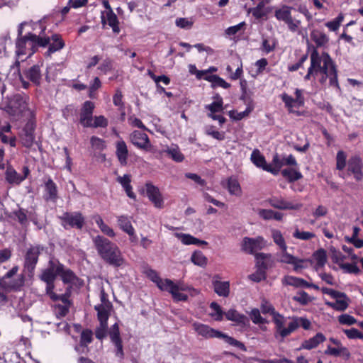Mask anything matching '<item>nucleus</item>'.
I'll use <instances>...</instances> for the list:
<instances>
[{
  "mask_svg": "<svg viewBox=\"0 0 363 363\" xmlns=\"http://www.w3.org/2000/svg\"><path fill=\"white\" fill-rule=\"evenodd\" d=\"M281 284L284 286H291L295 288H304V285H306V281L301 278L286 275L281 279Z\"/></svg>",
  "mask_w": 363,
  "mask_h": 363,
  "instance_id": "obj_31",
  "label": "nucleus"
},
{
  "mask_svg": "<svg viewBox=\"0 0 363 363\" xmlns=\"http://www.w3.org/2000/svg\"><path fill=\"white\" fill-rule=\"evenodd\" d=\"M293 237L301 240H309L314 238L315 235L313 233L308 231H300L298 228H296L293 233Z\"/></svg>",
  "mask_w": 363,
  "mask_h": 363,
  "instance_id": "obj_51",
  "label": "nucleus"
},
{
  "mask_svg": "<svg viewBox=\"0 0 363 363\" xmlns=\"http://www.w3.org/2000/svg\"><path fill=\"white\" fill-rule=\"evenodd\" d=\"M175 236L179 238L181 242L184 245H206L207 242L200 240L189 234L184 233H175Z\"/></svg>",
  "mask_w": 363,
  "mask_h": 363,
  "instance_id": "obj_37",
  "label": "nucleus"
},
{
  "mask_svg": "<svg viewBox=\"0 0 363 363\" xmlns=\"http://www.w3.org/2000/svg\"><path fill=\"white\" fill-rule=\"evenodd\" d=\"M273 317V321L275 324V333L274 337L279 342H283L284 338L290 335L293 332L296 330L297 323L295 322L293 323V318L289 323L288 326L284 327L286 323V318L280 314L279 313H274Z\"/></svg>",
  "mask_w": 363,
  "mask_h": 363,
  "instance_id": "obj_10",
  "label": "nucleus"
},
{
  "mask_svg": "<svg viewBox=\"0 0 363 363\" xmlns=\"http://www.w3.org/2000/svg\"><path fill=\"white\" fill-rule=\"evenodd\" d=\"M311 37L318 48L324 47L329 42L327 35L319 30H313L311 33Z\"/></svg>",
  "mask_w": 363,
  "mask_h": 363,
  "instance_id": "obj_33",
  "label": "nucleus"
},
{
  "mask_svg": "<svg viewBox=\"0 0 363 363\" xmlns=\"http://www.w3.org/2000/svg\"><path fill=\"white\" fill-rule=\"evenodd\" d=\"M206 134L213 137L218 140H223L225 138V133L215 130L213 126H208L206 128Z\"/></svg>",
  "mask_w": 363,
  "mask_h": 363,
  "instance_id": "obj_62",
  "label": "nucleus"
},
{
  "mask_svg": "<svg viewBox=\"0 0 363 363\" xmlns=\"http://www.w3.org/2000/svg\"><path fill=\"white\" fill-rule=\"evenodd\" d=\"M98 254L106 263L114 267H121L124 259L118 247L107 238L97 235L93 240Z\"/></svg>",
  "mask_w": 363,
  "mask_h": 363,
  "instance_id": "obj_3",
  "label": "nucleus"
},
{
  "mask_svg": "<svg viewBox=\"0 0 363 363\" xmlns=\"http://www.w3.org/2000/svg\"><path fill=\"white\" fill-rule=\"evenodd\" d=\"M93 333L91 330H84L81 333L80 343L83 346H86L92 342Z\"/></svg>",
  "mask_w": 363,
  "mask_h": 363,
  "instance_id": "obj_61",
  "label": "nucleus"
},
{
  "mask_svg": "<svg viewBox=\"0 0 363 363\" xmlns=\"http://www.w3.org/2000/svg\"><path fill=\"white\" fill-rule=\"evenodd\" d=\"M271 235L274 242L279 247L281 251L287 250V245L281 232L277 229L271 230Z\"/></svg>",
  "mask_w": 363,
  "mask_h": 363,
  "instance_id": "obj_38",
  "label": "nucleus"
},
{
  "mask_svg": "<svg viewBox=\"0 0 363 363\" xmlns=\"http://www.w3.org/2000/svg\"><path fill=\"white\" fill-rule=\"evenodd\" d=\"M59 218L65 228L71 227L82 229L84 225V218L80 212H65Z\"/></svg>",
  "mask_w": 363,
  "mask_h": 363,
  "instance_id": "obj_14",
  "label": "nucleus"
},
{
  "mask_svg": "<svg viewBox=\"0 0 363 363\" xmlns=\"http://www.w3.org/2000/svg\"><path fill=\"white\" fill-rule=\"evenodd\" d=\"M362 160L358 155L352 156L348 161V171L350 172L357 181H361L363 178Z\"/></svg>",
  "mask_w": 363,
  "mask_h": 363,
  "instance_id": "obj_19",
  "label": "nucleus"
},
{
  "mask_svg": "<svg viewBox=\"0 0 363 363\" xmlns=\"http://www.w3.org/2000/svg\"><path fill=\"white\" fill-rule=\"evenodd\" d=\"M58 275L61 277L62 281L65 284H73L77 279L74 273L69 269H65L62 264V270L59 272Z\"/></svg>",
  "mask_w": 363,
  "mask_h": 363,
  "instance_id": "obj_44",
  "label": "nucleus"
},
{
  "mask_svg": "<svg viewBox=\"0 0 363 363\" xmlns=\"http://www.w3.org/2000/svg\"><path fill=\"white\" fill-rule=\"evenodd\" d=\"M267 202L271 206L280 210H298L303 206L301 203L288 201L282 196H278L270 197Z\"/></svg>",
  "mask_w": 363,
  "mask_h": 363,
  "instance_id": "obj_15",
  "label": "nucleus"
},
{
  "mask_svg": "<svg viewBox=\"0 0 363 363\" xmlns=\"http://www.w3.org/2000/svg\"><path fill=\"white\" fill-rule=\"evenodd\" d=\"M343 19L344 16L340 13L333 20L325 23V26L331 31H336L339 29Z\"/></svg>",
  "mask_w": 363,
  "mask_h": 363,
  "instance_id": "obj_50",
  "label": "nucleus"
},
{
  "mask_svg": "<svg viewBox=\"0 0 363 363\" xmlns=\"http://www.w3.org/2000/svg\"><path fill=\"white\" fill-rule=\"evenodd\" d=\"M101 23L104 26L108 24L115 33H119L120 28L118 26V20L117 16L114 13L113 10L109 11H104L101 13Z\"/></svg>",
  "mask_w": 363,
  "mask_h": 363,
  "instance_id": "obj_21",
  "label": "nucleus"
},
{
  "mask_svg": "<svg viewBox=\"0 0 363 363\" xmlns=\"http://www.w3.org/2000/svg\"><path fill=\"white\" fill-rule=\"evenodd\" d=\"M191 327L197 335L201 336L206 339L214 337L222 338L226 343L229 344L230 345L236 347L240 349L242 351H247V347L242 342L235 340L233 337L223 333L220 331L211 328L207 325L199 322H195L191 325Z\"/></svg>",
  "mask_w": 363,
  "mask_h": 363,
  "instance_id": "obj_6",
  "label": "nucleus"
},
{
  "mask_svg": "<svg viewBox=\"0 0 363 363\" xmlns=\"http://www.w3.org/2000/svg\"><path fill=\"white\" fill-rule=\"evenodd\" d=\"M94 308L97 311V318L99 323H108L113 306L108 304L96 305Z\"/></svg>",
  "mask_w": 363,
  "mask_h": 363,
  "instance_id": "obj_29",
  "label": "nucleus"
},
{
  "mask_svg": "<svg viewBox=\"0 0 363 363\" xmlns=\"http://www.w3.org/2000/svg\"><path fill=\"white\" fill-rule=\"evenodd\" d=\"M269 1L270 0H262L257 3L256 6L249 9L248 12L252 13V16L257 19H259L267 14L264 7Z\"/></svg>",
  "mask_w": 363,
  "mask_h": 363,
  "instance_id": "obj_35",
  "label": "nucleus"
},
{
  "mask_svg": "<svg viewBox=\"0 0 363 363\" xmlns=\"http://www.w3.org/2000/svg\"><path fill=\"white\" fill-rule=\"evenodd\" d=\"M21 139L22 144L26 147H30L33 145L35 136L34 127L32 123H28L23 128L21 134Z\"/></svg>",
  "mask_w": 363,
  "mask_h": 363,
  "instance_id": "obj_22",
  "label": "nucleus"
},
{
  "mask_svg": "<svg viewBox=\"0 0 363 363\" xmlns=\"http://www.w3.org/2000/svg\"><path fill=\"white\" fill-rule=\"evenodd\" d=\"M62 270V264L56 259L52 258L48 262L46 269L42 270L39 279L46 284L45 294L54 296V282Z\"/></svg>",
  "mask_w": 363,
  "mask_h": 363,
  "instance_id": "obj_7",
  "label": "nucleus"
},
{
  "mask_svg": "<svg viewBox=\"0 0 363 363\" xmlns=\"http://www.w3.org/2000/svg\"><path fill=\"white\" fill-rule=\"evenodd\" d=\"M251 162L259 168L264 169L267 165L266 160L258 149H255L250 156Z\"/></svg>",
  "mask_w": 363,
  "mask_h": 363,
  "instance_id": "obj_41",
  "label": "nucleus"
},
{
  "mask_svg": "<svg viewBox=\"0 0 363 363\" xmlns=\"http://www.w3.org/2000/svg\"><path fill=\"white\" fill-rule=\"evenodd\" d=\"M108 125V121L104 116H95L93 118V121H91V125H88V127L98 128L102 127L105 128Z\"/></svg>",
  "mask_w": 363,
  "mask_h": 363,
  "instance_id": "obj_57",
  "label": "nucleus"
},
{
  "mask_svg": "<svg viewBox=\"0 0 363 363\" xmlns=\"http://www.w3.org/2000/svg\"><path fill=\"white\" fill-rule=\"evenodd\" d=\"M71 295V287L66 289L63 294L54 293V296L48 295V296L55 303L54 304V311L57 318H62L69 313V308L72 306V301L69 300Z\"/></svg>",
  "mask_w": 363,
  "mask_h": 363,
  "instance_id": "obj_9",
  "label": "nucleus"
},
{
  "mask_svg": "<svg viewBox=\"0 0 363 363\" xmlns=\"http://www.w3.org/2000/svg\"><path fill=\"white\" fill-rule=\"evenodd\" d=\"M175 24L180 28L190 29L193 26L194 22L187 18H178L175 21Z\"/></svg>",
  "mask_w": 363,
  "mask_h": 363,
  "instance_id": "obj_63",
  "label": "nucleus"
},
{
  "mask_svg": "<svg viewBox=\"0 0 363 363\" xmlns=\"http://www.w3.org/2000/svg\"><path fill=\"white\" fill-rule=\"evenodd\" d=\"M5 179L10 184H19L25 179V177H22L12 167L9 166L5 172Z\"/></svg>",
  "mask_w": 363,
  "mask_h": 363,
  "instance_id": "obj_28",
  "label": "nucleus"
},
{
  "mask_svg": "<svg viewBox=\"0 0 363 363\" xmlns=\"http://www.w3.org/2000/svg\"><path fill=\"white\" fill-rule=\"evenodd\" d=\"M94 104L92 101H86L84 103L80 112V123L84 127H88L93 121V111Z\"/></svg>",
  "mask_w": 363,
  "mask_h": 363,
  "instance_id": "obj_20",
  "label": "nucleus"
},
{
  "mask_svg": "<svg viewBox=\"0 0 363 363\" xmlns=\"http://www.w3.org/2000/svg\"><path fill=\"white\" fill-rule=\"evenodd\" d=\"M337 73V65L328 52H323L320 54L316 48L312 50L310 66L304 77L306 81L317 79L322 86H325L328 81L329 86L340 91Z\"/></svg>",
  "mask_w": 363,
  "mask_h": 363,
  "instance_id": "obj_1",
  "label": "nucleus"
},
{
  "mask_svg": "<svg viewBox=\"0 0 363 363\" xmlns=\"http://www.w3.org/2000/svg\"><path fill=\"white\" fill-rule=\"evenodd\" d=\"M281 99L284 102L285 106L288 108L289 112H293V108L297 107V102L295 99L287 94H283L281 95Z\"/></svg>",
  "mask_w": 363,
  "mask_h": 363,
  "instance_id": "obj_58",
  "label": "nucleus"
},
{
  "mask_svg": "<svg viewBox=\"0 0 363 363\" xmlns=\"http://www.w3.org/2000/svg\"><path fill=\"white\" fill-rule=\"evenodd\" d=\"M116 155L121 165L125 166L128 157V150L125 143L123 140H120L116 143Z\"/></svg>",
  "mask_w": 363,
  "mask_h": 363,
  "instance_id": "obj_24",
  "label": "nucleus"
},
{
  "mask_svg": "<svg viewBox=\"0 0 363 363\" xmlns=\"http://www.w3.org/2000/svg\"><path fill=\"white\" fill-rule=\"evenodd\" d=\"M26 76L33 84L39 85L41 80V72L39 65H33L26 72Z\"/></svg>",
  "mask_w": 363,
  "mask_h": 363,
  "instance_id": "obj_36",
  "label": "nucleus"
},
{
  "mask_svg": "<svg viewBox=\"0 0 363 363\" xmlns=\"http://www.w3.org/2000/svg\"><path fill=\"white\" fill-rule=\"evenodd\" d=\"M340 267L345 273L357 274L360 272L359 267L355 264L344 263L343 262L342 264H341Z\"/></svg>",
  "mask_w": 363,
  "mask_h": 363,
  "instance_id": "obj_64",
  "label": "nucleus"
},
{
  "mask_svg": "<svg viewBox=\"0 0 363 363\" xmlns=\"http://www.w3.org/2000/svg\"><path fill=\"white\" fill-rule=\"evenodd\" d=\"M101 86V82L99 77H94V80L91 82L89 87V96L91 99L95 98V91Z\"/></svg>",
  "mask_w": 363,
  "mask_h": 363,
  "instance_id": "obj_56",
  "label": "nucleus"
},
{
  "mask_svg": "<svg viewBox=\"0 0 363 363\" xmlns=\"http://www.w3.org/2000/svg\"><path fill=\"white\" fill-rule=\"evenodd\" d=\"M245 22L242 21L235 26L228 27L225 30V33L228 36L234 35L241 30H243L245 27Z\"/></svg>",
  "mask_w": 363,
  "mask_h": 363,
  "instance_id": "obj_55",
  "label": "nucleus"
},
{
  "mask_svg": "<svg viewBox=\"0 0 363 363\" xmlns=\"http://www.w3.org/2000/svg\"><path fill=\"white\" fill-rule=\"evenodd\" d=\"M43 247L40 245L30 246L25 254L23 272L29 277L34 275L35 269L38 262V257Z\"/></svg>",
  "mask_w": 363,
  "mask_h": 363,
  "instance_id": "obj_12",
  "label": "nucleus"
},
{
  "mask_svg": "<svg viewBox=\"0 0 363 363\" xmlns=\"http://www.w3.org/2000/svg\"><path fill=\"white\" fill-rule=\"evenodd\" d=\"M146 195L157 208H162L164 200L160 189L151 182L145 184Z\"/></svg>",
  "mask_w": 363,
  "mask_h": 363,
  "instance_id": "obj_16",
  "label": "nucleus"
},
{
  "mask_svg": "<svg viewBox=\"0 0 363 363\" xmlns=\"http://www.w3.org/2000/svg\"><path fill=\"white\" fill-rule=\"evenodd\" d=\"M50 42V38L44 37L40 34L29 33L24 37L18 38L16 43V53L18 57L21 56H31L36 50L38 46L45 47Z\"/></svg>",
  "mask_w": 363,
  "mask_h": 363,
  "instance_id": "obj_4",
  "label": "nucleus"
},
{
  "mask_svg": "<svg viewBox=\"0 0 363 363\" xmlns=\"http://www.w3.org/2000/svg\"><path fill=\"white\" fill-rule=\"evenodd\" d=\"M221 184L228 189L230 194L236 196L242 195L241 186L235 177H231L225 181H222Z\"/></svg>",
  "mask_w": 363,
  "mask_h": 363,
  "instance_id": "obj_23",
  "label": "nucleus"
},
{
  "mask_svg": "<svg viewBox=\"0 0 363 363\" xmlns=\"http://www.w3.org/2000/svg\"><path fill=\"white\" fill-rule=\"evenodd\" d=\"M213 312L211 313V316L216 320H221L223 319V313L220 306L216 302H212L210 305Z\"/></svg>",
  "mask_w": 363,
  "mask_h": 363,
  "instance_id": "obj_52",
  "label": "nucleus"
},
{
  "mask_svg": "<svg viewBox=\"0 0 363 363\" xmlns=\"http://www.w3.org/2000/svg\"><path fill=\"white\" fill-rule=\"evenodd\" d=\"M130 142L138 148L145 150H151V143L147 135L139 130H135L130 135Z\"/></svg>",
  "mask_w": 363,
  "mask_h": 363,
  "instance_id": "obj_18",
  "label": "nucleus"
},
{
  "mask_svg": "<svg viewBox=\"0 0 363 363\" xmlns=\"http://www.w3.org/2000/svg\"><path fill=\"white\" fill-rule=\"evenodd\" d=\"M271 257L269 254L259 253L255 255L257 260V264L259 267V270L256 272L250 274L249 279L255 282H259L260 281L265 279L264 270L267 268V264L264 262V259Z\"/></svg>",
  "mask_w": 363,
  "mask_h": 363,
  "instance_id": "obj_17",
  "label": "nucleus"
},
{
  "mask_svg": "<svg viewBox=\"0 0 363 363\" xmlns=\"http://www.w3.org/2000/svg\"><path fill=\"white\" fill-rule=\"evenodd\" d=\"M294 8L287 5H281L274 11V16L279 22L284 23L292 33H301V21L292 16Z\"/></svg>",
  "mask_w": 363,
  "mask_h": 363,
  "instance_id": "obj_8",
  "label": "nucleus"
},
{
  "mask_svg": "<svg viewBox=\"0 0 363 363\" xmlns=\"http://www.w3.org/2000/svg\"><path fill=\"white\" fill-rule=\"evenodd\" d=\"M267 246V241L262 236L255 238L245 237L241 243V250L250 255H255L257 251L261 250Z\"/></svg>",
  "mask_w": 363,
  "mask_h": 363,
  "instance_id": "obj_13",
  "label": "nucleus"
},
{
  "mask_svg": "<svg viewBox=\"0 0 363 363\" xmlns=\"http://www.w3.org/2000/svg\"><path fill=\"white\" fill-rule=\"evenodd\" d=\"M252 108L248 106L244 111H242V112H237V111H231L229 112V116L230 118H233L234 120L240 121V120L242 119L243 118L247 116L250 114V113L252 112Z\"/></svg>",
  "mask_w": 363,
  "mask_h": 363,
  "instance_id": "obj_59",
  "label": "nucleus"
},
{
  "mask_svg": "<svg viewBox=\"0 0 363 363\" xmlns=\"http://www.w3.org/2000/svg\"><path fill=\"white\" fill-rule=\"evenodd\" d=\"M249 315L252 323L255 324H264L267 322V320L261 315L258 308H252L249 313Z\"/></svg>",
  "mask_w": 363,
  "mask_h": 363,
  "instance_id": "obj_49",
  "label": "nucleus"
},
{
  "mask_svg": "<svg viewBox=\"0 0 363 363\" xmlns=\"http://www.w3.org/2000/svg\"><path fill=\"white\" fill-rule=\"evenodd\" d=\"M3 109L16 120L30 112L28 104L29 98L26 95L16 94L10 96H3Z\"/></svg>",
  "mask_w": 363,
  "mask_h": 363,
  "instance_id": "obj_5",
  "label": "nucleus"
},
{
  "mask_svg": "<svg viewBox=\"0 0 363 363\" xmlns=\"http://www.w3.org/2000/svg\"><path fill=\"white\" fill-rule=\"evenodd\" d=\"M346 154L342 150H339L336 155V168L342 170L346 166Z\"/></svg>",
  "mask_w": 363,
  "mask_h": 363,
  "instance_id": "obj_53",
  "label": "nucleus"
},
{
  "mask_svg": "<svg viewBox=\"0 0 363 363\" xmlns=\"http://www.w3.org/2000/svg\"><path fill=\"white\" fill-rule=\"evenodd\" d=\"M281 174L291 182L302 177V174L294 169H284L281 171Z\"/></svg>",
  "mask_w": 363,
  "mask_h": 363,
  "instance_id": "obj_48",
  "label": "nucleus"
},
{
  "mask_svg": "<svg viewBox=\"0 0 363 363\" xmlns=\"http://www.w3.org/2000/svg\"><path fill=\"white\" fill-rule=\"evenodd\" d=\"M93 220L104 234L111 238L115 237L116 234L113 230L104 222L102 218L99 215H94L93 216Z\"/></svg>",
  "mask_w": 363,
  "mask_h": 363,
  "instance_id": "obj_40",
  "label": "nucleus"
},
{
  "mask_svg": "<svg viewBox=\"0 0 363 363\" xmlns=\"http://www.w3.org/2000/svg\"><path fill=\"white\" fill-rule=\"evenodd\" d=\"M17 265L13 267L5 275L0 279V285L10 290L20 291L25 284V275L19 274L17 278L12 279L18 272Z\"/></svg>",
  "mask_w": 363,
  "mask_h": 363,
  "instance_id": "obj_11",
  "label": "nucleus"
},
{
  "mask_svg": "<svg viewBox=\"0 0 363 363\" xmlns=\"http://www.w3.org/2000/svg\"><path fill=\"white\" fill-rule=\"evenodd\" d=\"M117 222L119 228L125 233H128L134 228L131 224L130 217L127 216H118Z\"/></svg>",
  "mask_w": 363,
  "mask_h": 363,
  "instance_id": "obj_46",
  "label": "nucleus"
},
{
  "mask_svg": "<svg viewBox=\"0 0 363 363\" xmlns=\"http://www.w3.org/2000/svg\"><path fill=\"white\" fill-rule=\"evenodd\" d=\"M213 286L214 291L219 296L223 297H228L230 294V283L229 281H220L219 280H213Z\"/></svg>",
  "mask_w": 363,
  "mask_h": 363,
  "instance_id": "obj_30",
  "label": "nucleus"
},
{
  "mask_svg": "<svg viewBox=\"0 0 363 363\" xmlns=\"http://www.w3.org/2000/svg\"><path fill=\"white\" fill-rule=\"evenodd\" d=\"M50 40H52V43L48 44L49 47L45 53L47 56H50L52 53L59 51L65 47V42L59 34L52 35L50 38Z\"/></svg>",
  "mask_w": 363,
  "mask_h": 363,
  "instance_id": "obj_25",
  "label": "nucleus"
},
{
  "mask_svg": "<svg viewBox=\"0 0 363 363\" xmlns=\"http://www.w3.org/2000/svg\"><path fill=\"white\" fill-rule=\"evenodd\" d=\"M313 257L315 260V264L314 267L316 271L319 270L320 268L324 267L327 262V255L325 250H318L313 253Z\"/></svg>",
  "mask_w": 363,
  "mask_h": 363,
  "instance_id": "obj_39",
  "label": "nucleus"
},
{
  "mask_svg": "<svg viewBox=\"0 0 363 363\" xmlns=\"http://www.w3.org/2000/svg\"><path fill=\"white\" fill-rule=\"evenodd\" d=\"M325 354L335 357L342 355L347 358H349L350 356L349 350L345 347H332L330 346H328L327 349L325 350Z\"/></svg>",
  "mask_w": 363,
  "mask_h": 363,
  "instance_id": "obj_43",
  "label": "nucleus"
},
{
  "mask_svg": "<svg viewBox=\"0 0 363 363\" xmlns=\"http://www.w3.org/2000/svg\"><path fill=\"white\" fill-rule=\"evenodd\" d=\"M225 316L227 320L236 323L239 325H245L249 323V320L247 316L240 313L235 309H230L225 313Z\"/></svg>",
  "mask_w": 363,
  "mask_h": 363,
  "instance_id": "obj_26",
  "label": "nucleus"
},
{
  "mask_svg": "<svg viewBox=\"0 0 363 363\" xmlns=\"http://www.w3.org/2000/svg\"><path fill=\"white\" fill-rule=\"evenodd\" d=\"M108 323H100L95 330L96 337L100 340H103L107 334Z\"/></svg>",
  "mask_w": 363,
  "mask_h": 363,
  "instance_id": "obj_60",
  "label": "nucleus"
},
{
  "mask_svg": "<svg viewBox=\"0 0 363 363\" xmlns=\"http://www.w3.org/2000/svg\"><path fill=\"white\" fill-rule=\"evenodd\" d=\"M326 340L325 335L318 333L313 337L303 341L301 344V349L311 350L318 347V345L323 342Z\"/></svg>",
  "mask_w": 363,
  "mask_h": 363,
  "instance_id": "obj_27",
  "label": "nucleus"
},
{
  "mask_svg": "<svg viewBox=\"0 0 363 363\" xmlns=\"http://www.w3.org/2000/svg\"><path fill=\"white\" fill-rule=\"evenodd\" d=\"M213 99H215L213 102L205 106L206 109L209 111L208 113L215 114L216 113L223 112L224 108L222 97L217 94Z\"/></svg>",
  "mask_w": 363,
  "mask_h": 363,
  "instance_id": "obj_34",
  "label": "nucleus"
},
{
  "mask_svg": "<svg viewBox=\"0 0 363 363\" xmlns=\"http://www.w3.org/2000/svg\"><path fill=\"white\" fill-rule=\"evenodd\" d=\"M47 199L55 201L57 199V188L56 184L50 178L45 184Z\"/></svg>",
  "mask_w": 363,
  "mask_h": 363,
  "instance_id": "obj_42",
  "label": "nucleus"
},
{
  "mask_svg": "<svg viewBox=\"0 0 363 363\" xmlns=\"http://www.w3.org/2000/svg\"><path fill=\"white\" fill-rule=\"evenodd\" d=\"M163 152L167 153L176 162H182L184 160V155L182 153L177 145H172L167 147Z\"/></svg>",
  "mask_w": 363,
  "mask_h": 363,
  "instance_id": "obj_32",
  "label": "nucleus"
},
{
  "mask_svg": "<svg viewBox=\"0 0 363 363\" xmlns=\"http://www.w3.org/2000/svg\"><path fill=\"white\" fill-rule=\"evenodd\" d=\"M191 260L195 265L201 267H206L208 262L207 257L201 251H195L191 257Z\"/></svg>",
  "mask_w": 363,
  "mask_h": 363,
  "instance_id": "obj_47",
  "label": "nucleus"
},
{
  "mask_svg": "<svg viewBox=\"0 0 363 363\" xmlns=\"http://www.w3.org/2000/svg\"><path fill=\"white\" fill-rule=\"evenodd\" d=\"M146 276L162 291H167L169 292L172 298L176 301H186L188 296L184 294V291H194L196 290L182 282L174 283L172 280L165 279H162L157 272L152 269H147L145 271Z\"/></svg>",
  "mask_w": 363,
  "mask_h": 363,
  "instance_id": "obj_2",
  "label": "nucleus"
},
{
  "mask_svg": "<svg viewBox=\"0 0 363 363\" xmlns=\"http://www.w3.org/2000/svg\"><path fill=\"white\" fill-rule=\"evenodd\" d=\"M260 308L263 314L269 313L273 316L274 313H277L274 307L265 298L262 300Z\"/></svg>",
  "mask_w": 363,
  "mask_h": 363,
  "instance_id": "obj_54",
  "label": "nucleus"
},
{
  "mask_svg": "<svg viewBox=\"0 0 363 363\" xmlns=\"http://www.w3.org/2000/svg\"><path fill=\"white\" fill-rule=\"evenodd\" d=\"M325 304L337 311H343L346 310L349 306V298L346 297L337 299L335 302L328 301Z\"/></svg>",
  "mask_w": 363,
  "mask_h": 363,
  "instance_id": "obj_45",
  "label": "nucleus"
}]
</instances>
